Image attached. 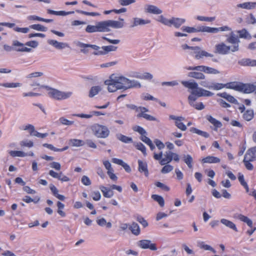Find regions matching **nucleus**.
Masks as SVG:
<instances>
[{
  "instance_id": "864d4df0",
  "label": "nucleus",
  "mask_w": 256,
  "mask_h": 256,
  "mask_svg": "<svg viewBox=\"0 0 256 256\" xmlns=\"http://www.w3.org/2000/svg\"><path fill=\"white\" fill-rule=\"evenodd\" d=\"M76 12L79 14L87 16H99L100 14L96 12H88L86 11H84L82 10H76Z\"/></svg>"
},
{
  "instance_id": "5701e85b",
  "label": "nucleus",
  "mask_w": 256,
  "mask_h": 256,
  "mask_svg": "<svg viewBox=\"0 0 256 256\" xmlns=\"http://www.w3.org/2000/svg\"><path fill=\"white\" fill-rule=\"evenodd\" d=\"M138 171L140 172H144V175L146 176H148V165L146 162H143L141 160H138Z\"/></svg>"
},
{
  "instance_id": "ea45409f",
  "label": "nucleus",
  "mask_w": 256,
  "mask_h": 256,
  "mask_svg": "<svg viewBox=\"0 0 256 256\" xmlns=\"http://www.w3.org/2000/svg\"><path fill=\"white\" fill-rule=\"evenodd\" d=\"M218 95L220 97L225 98L226 100L231 103H236V99L233 96L227 94L226 92H222L220 94H218Z\"/></svg>"
},
{
  "instance_id": "a19ab883",
  "label": "nucleus",
  "mask_w": 256,
  "mask_h": 256,
  "mask_svg": "<svg viewBox=\"0 0 256 256\" xmlns=\"http://www.w3.org/2000/svg\"><path fill=\"white\" fill-rule=\"evenodd\" d=\"M42 146L54 152H63L66 150L68 148V146H66L62 148H58L54 146L52 144L46 143L42 144Z\"/></svg>"
},
{
  "instance_id": "3c124183",
  "label": "nucleus",
  "mask_w": 256,
  "mask_h": 256,
  "mask_svg": "<svg viewBox=\"0 0 256 256\" xmlns=\"http://www.w3.org/2000/svg\"><path fill=\"white\" fill-rule=\"evenodd\" d=\"M158 21L166 26H171L172 18L168 20L162 15L160 16Z\"/></svg>"
},
{
  "instance_id": "72a5a7b5",
  "label": "nucleus",
  "mask_w": 256,
  "mask_h": 256,
  "mask_svg": "<svg viewBox=\"0 0 256 256\" xmlns=\"http://www.w3.org/2000/svg\"><path fill=\"white\" fill-rule=\"evenodd\" d=\"M150 20H143L140 18H134L133 24L132 27L136 26L138 25H144L150 24Z\"/></svg>"
},
{
  "instance_id": "680f3d73",
  "label": "nucleus",
  "mask_w": 256,
  "mask_h": 256,
  "mask_svg": "<svg viewBox=\"0 0 256 256\" xmlns=\"http://www.w3.org/2000/svg\"><path fill=\"white\" fill-rule=\"evenodd\" d=\"M184 160L189 168H192V158L190 155L188 154L184 156Z\"/></svg>"
},
{
  "instance_id": "4be33fe9",
  "label": "nucleus",
  "mask_w": 256,
  "mask_h": 256,
  "mask_svg": "<svg viewBox=\"0 0 256 256\" xmlns=\"http://www.w3.org/2000/svg\"><path fill=\"white\" fill-rule=\"evenodd\" d=\"M254 93L256 94V82L252 84H244V94Z\"/></svg>"
},
{
  "instance_id": "39448f33",
  "label": "nucleus",
  "mask_w": 256,
  "mask_h": 256,
  "mask_svg": "<svg viewBox=\"0 0 256 256\" xmlns=\"http://www.w3.org/2000/svg\"><path fill=\"white\" fill-rule=\"evenodd\" d=\"M162 152H160L158 154L154 153V158L157 160H159L160 164L162 166L168 164L172 160L176 162H178L180 160V156L178 154L173 152L171 151L166 152L164 154V157L162 158Z\"/></svg>"
},
{
  "instance_id": "6e6552de",
  "label": "nucleus",
  "mask_w": 256,
  "mask_h": 256,
  "mask_svg": "<svg viewBox=\"0 0 256 256\" xmlns=\"http://www.w3.org/2000/svg\"><path fill=\"white\" fill-rule=\"evenodd\" d=\"M92 130L94 135L98 138H106L110 134V131L106 126L99 124L92 126Z\"/></svg>"
},
{
  "instance_id": "4d7b16f0",
  "label": "nucleus",
  "mask_w": 256,
  "mask_h": 256,
  "mask_svg": "<svg viewBox=\"0 0 256 256\" xmlns=\"http://www.w3.org/2000/svg\"><path fill=\"white\" fill-rule=\"evenodd\" d=\"M199 246L200 248L204 249L206 250H210L213 252H216V250L210 246L206 244L204 242H202L199 243Z\"/></svg>"
},
{
  "instance_id": "5fc2aeb1",
  "label": "nucleus",
  "mask_w": 256,
  "mask_h": 256,
  "mask_svg": "<svg viewBox=\"0 0 256 256\" xmlns=\"http://www.w3.org/2000/svg\"><path fill=\"white\" fill-rule=\"evenodd\" d=\"M196 19L200 21H204V22H212L214 21L216 19L214 16L213 17H208V16H197Z\"/></svg>"
},
{
  "instance_id": "0eeeda50",
  "label": "nucleus",
  "mask_w": 256,
  "mask_h": 256,
  "mask_svg": "<svg viewBox=\"0 0 256 256\" xmlns=\"http://www.w3.org/2000/svg\"><path fill=\"white\" fill-rule=\"evenodd\" d=\"M216 86V90H220L226 88L232 89L244 93V84L243 83H240L237 82H229L226 84L218 83Z\"/></svg>"
},
{
  "instance_id": "58836bf2",
  "label": "nucleus",
  "mask_w": 256,
  "mask_h": 256,
  "mask_svg": "<svg viewBox=\"0 0 256 256\" xmlns=\"http://www.w3.org/2000/svg\"><path fill=\"white\" fill-rule=\"evenodd\" d=\"M116 138L119 140L126 144L132 142V138L127 136L120 134H117Z\"/></svg>"
},
{
  "instance_id": "9b49d317",
  "label": "nucleus",
  "mask_w": 256,
  "mask_h": 256,
  "mask_svg": "<svg viewBox=\"0 0 256 256\" xmlns=\"http://www.w3.org/2000/svg\"><path fill=\"white\" fill-rule=\"evenodd\" d=\"M104 21L97 22L96 25H88L86 28V32L93 33L96 32H105Z\"/></svg>"
},
{
  "instance_id": "37998d69",
  "label": "nucleus",
  "mask_w": 256,
  "mask_h": 256,
  "mask_svg": "<svg viewBox=\"0 0 256 256\" xmlns=\"http://www.w3.org/2000/svg\"><path fill=\"white\" fill-rule=\"evenodd\" d=\"M56 206L58 208L57 212L58 214L60 215L62 217H65L66 214L63 211V209L64 208V204L58 201L56 203Z\"/></svg>"
},
{
  "instance_id": "bb28decb",
  "label": "nucleus",
  "mask_w": 256,
  "mask_h": 256,
  "mask_svg": "<svg viewBox=\"0 0 256 256\" xmlns=\"http://www.w3.org/2000/svg\"><path fill=\"white\" fill-rule=\"evenodd\" d=\"M128 229L130 230L132 233L135 236H138L140 234V226L138 224L135 222H132V224L130 225Z\"/></svg>"
},
{
  "instance_id": "6e6d98bb",
  "label": "nucleus",
  "mask_w": 256,
  "mask_h": 256,
  "mask_svg": "<svg viewBox=\"0 0 256 256\" xmlns=\"http://www.w3.org/2000/svg\"><path fill=\"white\" fill-rule=\"evenodd\" d=\"M118 47L114 46H107L101 47L102 49L104 50L105 54H107L110 52L116 51Z\"/></svg>"
},
{
  "instance_id": "ddd939ff",
  "label": "nucleus",
  "mask_w": 256,
  "mask_h": 256,
  "mask_svg": "<svg viewBox=\"0 0 256 256\" xmlns=\"http://www.w3.org/2000/svg\"><path fill=\"white\" fill-rule=\"evenodd\" d=\"M138 246L143 249H150L152 250H157V247L155 244L152 243L150 240H142L138 242Z\"/></svg>"
},
{
  "instance_id": "c756f323",
  "label": "nucleus",
  "mask_w": 256,
  "mask_h": 256,
  "mask_svg": "<svg viewBox=\"0 0 256 256\" xmlns=\"http://www.w3.org/2000/svg\"><path fill=\"white\" fill-rule=\"evenodd\" d=\"M188 76L197 80H204L206 78V76L203 73L195 71L188 72Z\"/></svg>"
},
{
  "instance_id": "a18cd8bd",
  "label": "nucleus",
  "mask_w": 256,
  "mask_h": 256,
  "mask_svg": "<svg viewBox=\"0 0 256 256\" xmlns=\"http://www.w3.org/2000/svg\"><path fill=\"white\" fill-rule=\"evenodd\" d=\"M9 154L12 157H24L27 156L26 153L20 150H10L9 152Z\"/></svg>"
},
{
  "instance_id": "79ce46f5",
  "label": "nucleus",
  "mask_w": 256,
  "mask_h": 256,
  "mask_svg": "<svg viewBox=\"0 0 256 256\" xmlns=\"http://www.w3.org/2000/svg\"><path fill=\"white\" fill-rule=\"evenodd\" d=\"M152 198L156 202L160 207H164V198L158 194H152Z\"/></svg>"
},
{
  "instance_id": "e433bc0d",
  "label": "nucleus",
  "mask_w": 256,
  "mask_h": 256,
  "mask_svg": "<svg viewBox=\"0 0 256 256\" xmlns=\"http://www.w3.org/2000/svg\"><path fill=\"white\" fill-rule=\"evenodd\" d=\"M254 116V112L252 110H248L245 111L242 115L243 118L246 121L252 120Z\"/></svg>"
},
{
  "instance_id": "0e129e2a",
  "label": "nucleus",
  "mask_w": 256,
  "mask_h": 256,
  "mask_svg": "<svg viewBox=\"0 0 256 256\" xmlns=\"http://www.w3.org/2000/svg\"><path fill=\"white\" fill-rule=\"evenodd\" d=\"M252 162V160H246L244 158L243 162L246 168L248 170H252L254 169V166L250 162Z\"/></svg>"
},
{
  "instance_id": "f03ea898",
  "label": "nucleus",
  "mask_w": 256,
  "mask_h": 256,
  "mask_svg": "<svg viewBox=\"0 0 256 256\" xmlns=\"http://www.w3.org/2000/svg\"><path fill=\"white\" fill-rule=\"evenodd\" d=\"M104 84L108 86V92H112L118 90H127L132 88H140L139 82L129 79L124 76L116 77V79H110L105 80Z\"/></svg>"
},
{
  "instance_id": "423d86ee",
  "label": "nucleus",
  "mask_w": 256,
  "mask_h": 256,
  "mask_svg": "<svg viewBox=\"0 0 256 256\" xmlns=\"http://www.w3.org/2000/svg\"><path fill=\"white\" fill-rule=\"evenodd\" d=\"M46 88L48 91V94L49 96L56 100L66 99L70 98L72 94L71 92H63L48 86Z\"/></svg>"
},
{
  "instance_id": "c9c22d12",
  "label": "nucleus",
  "mask_w": 256,
  "mask_h": 256,
  "mask_svg": "<svg viewBox=\"0 0 256 256\" xmlns=\"http://www.w3.org/2000/svg\"><path fill=\"white\" fill-rule=\"evenodd\" d=\"M190 131L192 132L198 134V135H200L202 136H203L205 138H208L210 136V134L208 132L204 131H202L196 128H191L190 129Z\"/></svg>"
},
{
  "instance_id": "4c0bfd02",
  "label": "nucleus",
  "mask_w": 256,
  "mask_h": 256,
  "mask_svg": "<svg viewBox=\"0 0 256 256\" xmlns=\"http://www.w3.org/2000/svg\"><path fill=\"white\" fill-rule=\"evenodd\" d=\"M146 12L154 14H160L162 12V10L156 6L148 5L146 8Z\"/></svg>"
},
{
  "instance_id": "de8ad7c7",
  "label": "nucleus",
  "mask_w": 256,
  "mask_h": 256,
  "mask_svg": "<svg viewBox=\"0 0 256 256\" xmlns=\"http://www.w3.org/2000/svg\"><path fill=\"white\" fill-rule=\"evenodd\" d=\"M101 88L99 86H94L92 87L90 90L88 96L90 98H92L94 96L96 95L98 92L100 90Z\"/></svg>"
},
{
  "instance_id": "13d9d810",
  "label": "nucleus",
  "mask_w": 256,
  "mask_h": 256,
  "mask_svg": "<svg viewBox=\"0 0 256 256\" xmlns=\"http://www.w3.org/2000/svg\"><path fill=\"white\" fill-rule=\"evenodd\" d=\"M40 200V198L38 197L34 199L32 198L30 196H26L24 198H22V200L26 203H30L31 202H34L36 204L39 202Z\"/></svg>"
},
{
  "instance_id": "a878e982",
  "label": "nucleus",
  "mask_w": 256,
  "mask_h": 256,
  "mask_svg": "<svg viewBox=\"0 0 256 256\" xmlns=\"http://www.w3.org/2000/svg\"><path fill=\"white\" fill-rule=\"evenodd\" d=\"M100 189L102 192L103 196L105 198H110L114 196V192L110 188L104 186H100Z\"/></svg>"
},
{
  "instance_id": "412c9836",
  "label": "nucleus",
  "mask_w": 256,
  "mask_h": 256,
  "mask_svg": "<svg viewBox=\"0 0 256 256\" xmlns=\"http://www.w3.org/2000/svg\"><path fill=\"white\" fill-rule=\"evenodd\" d=\"M78 46L81 48L80 52L84 54H87L88 52V48H90L94 50H98L99 46L95 44H86L82 42H79Z\"/></svg>"
},
{
  "instance_id": "49530a36",
  "label": "nucleus",
  "mask_w": 256,
  "mask_h": 256,
  "mask_svg": "<svg viewBox=\"0 0 256 256\" xmlns=\"http://www.w3.org/2000/svg\"><path fill=\"white\" fill-rule=\"evenodd\" d=\"M29 28L41 32H46L47 30V28L40 24H34L29 26Z\"/></svg>"
},
{
  "instance_id": "7c9ffc66",
  "label": "nucleus",
  "mask_w": 256,
  "mask_h": 256,
  "mask_svg": "<svg viewBox=\"0 0 256 256\" xmlns=\"http://www.w3.org/2000/svg\"><path fill=\"white\" fill-rule=\"evenodd\" d=\"M236 32L238 34V36H236L240 40V38H245V39H250L251 38V36L247 31V30L245 28H243L241 30H238L236 31Z\"/></svg>"
},
{
  "instance_id": "4468645a",
  "label": "nucleus",
  "mask_w": 256,
  "mask_h": 256,
  "mask_svg": "<svg viewBox=\"0 0 256 256\" xmlns=\"http://www.w3.org/2000/svg\"><path fill=\"white\" fill-rule=\"evenodd\" d=\"M148 112V110L144 106H140L139 112L136 116L138 118H142L148 120L155 121L156 120V118L150 114H146V112Z\"/></svg>"
},
{
  "instance_id": "20e7f679",
  "label": "nucleus",
  "mask_w": 256,
  "mask_h": 256,
  "mask_svg": "<svg viewBox=\"0 0 256 256\" xmlns=\"http://www.w3.org/2000/svg\"><path fill=\"white\" fill-rule=\"evenodd\" d=\"M183 32L188 33L198 32H207L210 33H217L219 31L231 30V28L228 26H224L220 28H210L206 26H198L197 28L193 27L184 26L182 28Z\"/></svg>"
},
{
  "instance_id": "9d476101",
  "label": "nucleus",
  "mask_w": 256,
  "mask_h": 256,
  "mask_svg": "<svg viewBox=\"0 0 256 256\" xmlns=\"http://www.w3.org/2000/svg\"><path fill=\"white\" fill-rule=\"evenodd\" d=\"M187 70H198L203 72L207 74H220V72L214 68L205 66H188L186 68Z\"/></svg>"
},
{
  "instance_id": "bf43d9fd",
  "label": "nucleus",
  "mask_w": 256,
  "mask_h": 256,
  "mask_svg": "<svg viewBox=\"0 0 256 256\" xmlns=\"http://www.w3.org/2000/svg\"><path fill=\"white\" fill-rule=\"evenodd\" d=\"M155 186L158 188H160L162 190L165 192H168L170 190V188L166 185L160 182H155Z\"/></svg>"
},
{
  "instance_id": "603ef678",
  "label": "nucleus",
  "mask_w": 256,
  "mask_h": 256,
  "mask_svg": "<svg viewBox=\"0 0 256 256\" xmlns=\"http://www.w3.org/2000/svg\"><path fill=\"white\" fill-rule=\"evenodd\" d=\"M70 142L72 146H80L84 145V142L83 140L78 139H71Z\"/></svg>"
},
{
  "instance_id": "f257e3e1",
  "label": "nucleus",
  "mask_w": 256,
  "mask_h": 256,
  "mask_svg": "<svg viewBox=\"0 0 256 256\" xmlns=\"http://www.w3.org/2000/svg\"><path fill=\"white\" fill-rule=\"evenodd\" d=\"M181 83L184 87L192 90L191 94L188 96V103L197 110H202L204 108L202 102H194L198 98L212 96L214 95L211 92L198 87V84L195 82L182 80Z\"/></svg>"
},
{
  "instance_id": "2eb2a0df",
  "label": "nucleus",
  "mask_w": 256,
  "mask_h": 256,
  "mask_svg": "<svg viewBox=\"0 0 256 256\" xmlns=\"http://www.w3.org/2000/svg\"><path fill=\"white\" fill-rule=\"evenodd\" d=\"M48 174L53 178H56L62 182H67L70 180V178L67 176L64 175L62 172L58 173L53 170H50Z\"/></svg>"
},
{
  "instance_id": "dca6fc26",
  "label": "nucleus",
  "mask_w": 256,
  "mask_h": 256,
  "mask_svg": "<svg viewBox=\"0 0 256 256\" xmlns=\"http://www.w3.org/2000/svg\"><path fill=\"white\" fill-rule=\"evenodd\" d=\"M198 49L194 50V58L196 60H200L204 57H212L213 54L208 52H207L202 50L198 46Z\"/></svg>"
},
{
  "instance_id": "473e14b6",
  "label": "nucleus",
  "mask_w": 256,
  "mask_h": 256,
  "mask_svg": "<svg viewBox=\"0 0 256 256\" xmlns=\"http://www.w3.org/2000/svg\"><path fill=\"white\" fill-rule=\"evenodd\" d=\"M220 222L225 225L226 226L233 230L234 231L237 232L238 231V228L236 224L228 220L225 218H222L220 220Z\"/></svg>"
},
{
  "instance_id": "f704fd0d",
  "label": "nucleus",
  "mask_w": 256,
  "mask_h": 256,
  "mask_svg": "<svg viewBox=\"0 0 256 256\" xmlns=\"http://www.w3.org/2000/svg\"><path fill=\"white\" fill-rule=\"evenodd\" d=\"M218 84V82H212L210 83L207 80H203L200 82V84L206 88H208V89H211L213 90H216V86Z\"/></svg>"
},
{
  "instance_id": "aec40b11",
  "label": "nucleus",
  "mask_w": 256,
  "mask_h": 256,
  "mask_svg": "<svg viewBox=\"0 0 256 256\" xmlns=\"http://www.w3.org/2000/svg\"><path fill=\"white\" fill-rule=\"evenodd\" d=\"M238 64L242 66H256V60L244 58L238 61Z\"/></svg>"
},
{
  "instance_id": "338daca9",
  "label": "nucleus",
  "mask_w": 256,
  "mask_h": 256,
  "mask_svg": "<svg viewBox=\"0 0 256 256\" xmlns=\"http://www.w3.org/2000/svg\"><path fill=\"white\" fill-rule=\"evenodd\" d=\"M136 149L140 150L144 156H146V148L145 146L142 142H138L136 145Z\"/></svg>"
},
{
  "instance_id": "6ab92c4d",
  "label": "nucleus",
  "mask_w": 256,
  "mask_h": 256,
  "mask_svg": "<svg viewBox=\"0 0 256 256\" xmlns=\"http://www.w3.org/2000/svg\"><path fill=\"white\" fill-rule=\"evenodd\" d=\"M12 46H14V50L17 52H30L31 50L30 48H28L24 46V44L20 42L17 40L13 41Z\"/></svg>"
},
{
  "instance_id": "7ed1b4c3",
  "label": "nucleus",
  "mask_w": 256,
  "mask_h": 256,
  "mask_svg": "<svg viewBox=\"0 0 256 256\" xmlns=\"http://www.w3.org/2000/svg\"><path fill=\"white\" fill-rule=\"evenodd\" d=\"M226 42L232 44L231 46H226L224 42L217 44L215 46L216 52L221 54H226L230 52H236L239 50L240 40L236 36L233 32L229 36H227Z\"/></svg>"
},
{
  "instance_id": "a211bd4d",
  "label": "nucleus",
  "mask_w": 256,
  "mask_h": 256,
  "mask_svg": "<svg viewBox=\"0 0 256 256\" xmlns=\"http://www.w3.org/2000/svg\"><path fill=\"white\" fill-rule=\"evenodd\" d=\"M206 119L214 126V128H212L214 131H218V128H220L222 126V123L213 118L210 115H206Z\"/></svg>"
},
{
  "instance_id": "c03bdc74",
  "label": "nucleus",
  "mask_w": 256,
  "mask_h": 256,
  "mask_svg": "<svg viewBox=\"0 0 256 256\" xmlns=\"http://www.w3.org/2000/svg\"><path fill=\"white\" fill-rule=\"evenodd\" d=\"M49 44L52 45L54 47L58 49H62L66 46V44L62 42H58L56 40H50Z\"/></svg>"
},
{
  "instance_id": "c85d7f7f",
  "label": "nucleus",
  "mask_w": 256,
  "mask_h": 256,
  "mask_svg": "<svg viewBox=\"0 0 256 256\" xmlns=\"http://www.w3.org/2000/svg\"><path fill=\"white\" fill-rule=\"evenodd\" d=\"M235 218L242 222H246L248 226L252 228V222L246 216H245L242 214H238L236 216H235Z\"/></svg>"
},
{
  "instance_id": "69168bd1",
  "label": "nucleus",
  "mask_w": 256,
  "mask_h": 256,
  "mask_svg": "<svg viewBox=\"0 0 256 256\" xmlns=\"http://www.w3.org/2000/svg\"><path fill=\"white\" fill-rule=\"evenodd\" d=\"M174 168V167L170 165L166 164L165 166L162 168L161 170V172L162 174H167L170 172Z\"/></svg>"
},
{
  "instance_id": "1a4fd4ad",
  "label": "nucleus",
  "mask_w": 256,
  "mask_h": 256,
  "mask_svg": "<svg viewBox=\"0 0 256 256\" xmlns=\"http://www.w3.org/2000/svg\"><path fill=\"white\" fill-rule=\"evenodd\" d=\"M120 21L114 20H104V24L106 32H109L111 30V28H120L124 26V19L120 18Z\"/></svg>"
},
{
  "instance_id": "e2e57ef3",
  "label": "nucleus",
  "mask_w": 256,
  "mask_h": 256,
  "mask_svg": "<svg viewBox=\"0 0 256 256\" xmlns=\"http://www.w3.org/2000/svg\"><path fill=\"white\" fill-rule=\"evenodd\" d=\"M136 220L143 226L144 228H146L148 226L147 221L141 216H138Z\"/></svg>"
},
{
  "instance_id": "09e8293b",
  "label": "nucleus",
  "mask_w": 256,
  "mask_h": 256,
  "mask_svg": "<svg viewBox=\"0 0 256 256\" xmlns=\"http://www.w3.org/2000/svg\"><path fill=\"white\" fill-rule=\"evenodd\" d=\"M23 130H28L30 134L32 136H34L35 132H36V130H35L34 126L30 124H28L24 126L23 128Z\"/></svg>"
},
{
  "instance_id": "774afa93",
  "label": "nucleus",
  "mask_w": 256,
  "mask_h": 256,
  "mask_svg": "<svg viewBox=\"0 0 256 256\" xmlns=\"http://www.w3.org/2000/svg\"><path fill=\"white\" fill-rule=\"evenodd\" d=\"M246 22L249 24H256V18L252 14H250L246 18Z\"/></svg>"
},
{
  "instance_id": "393cba45",
  "label": "nucleus",
  "mask_w": 256,
  "mask_h": 256,
  "mask_svg": "<svg viewBox=\"0 0 256 256\" xmlns=\"http://www.w3.org/2000/svg\"><path fill=\"white\" fill-rule=\"evenodd\" d=\"M186 22V20L182 18L172 17V18L171 26L172 25L176 28H179Z\"/></svg>"
},
{
  "instance_id": "2f4dec72",
  "label": "nucleus",
  "mask_w": 256,
  "mask_h": 256,
  "mask_svg": "<svg viewBox=\"0 0 256 256\" xmlns=\"http://www.w3.org/2000/svg\"><path fill=\"white\" fill-rule=\"evenodd\" d=\"M50 190L52 194L55 197L62 201H64L65 200V196H64L58 194V190L54 185L50 186Z\"/></svg>"
},
{
  "instance_id": "8fccbe9b",
  "label": "nucleus",
  "mask_w": 256,
  "mask_h": 256,
  "mask_svg": "<svg viewBox=\"0 0 256 256\" xmlns=\"http://www.w3.org/2000/svg\"><path fill=\"white\" fill-rule=\"evenodd\" d=\"M22 85L19 82H6V83H0V86H2L5 88H16Z\"/></svg>"
},
{
  "instance_id": "f8f14e48",
  "label": "nucleus",
  "mask_w": 256,
  "mask_h": 256,
  "mask_svg": "<svg viewBox=\"0 0 256 256\" xmlns=\"http://www.w3.org/2000/svg\"><path fill=\"white\" fill-rule=\"evenodd\" d=\"M169 118L170 120H174V123L176 126L182 131L186 130V126L182 122L184 120V118L182 116H176L174 115H170Z\"/></svg>"
},
{
  "instance_id": "052dcab7",
  "label": "nucleus",
  "mask_w": 256,
  "mask_h": 256,
  "mask_svg": "<svg viewBox=\"0 0 256 256\" xmlns=\"http://www.w3.org/2000/svg\"><path fill=\"white\" fill-rule=\"evenodd\" d=\"M20 145L22 147L32 148L34 146V142L32 140H22L20 142Z\"/></svg>"
},
{
  "instance_id": "cd10ccee",
  "label": "nucleus",
  "mask_w": 256,
  "mask_h": 256,
  "mask_svg": "<svg viewBox=\"0 0 256 256\" xmlns=\"http://www.w3.org/2000/svg\"><path fill=\"white\" fill-rule=\"evenodd\" d=\"M220 161V160L218 158L214 156H208L202 160L203 163L208 164L218 163Z\"/></svg>"
},
{
  "instance_id": "b1692460",
  "label": "nucleus",
  "mask_w": 256,
  "mask_h": 256,
  "mask_svg": "<svg viewBox=\"0 0 256 256\" xmlns=\"http://www.w3.org/2000/svg\"><path fill=\"white\" fill-rule=\"evenodd\" d=\"M238 8L246 10H252L256 8V2H245L237 5Z\"/></svg>"
},
{
  "instance_id": "f3484780",
  "label": "nucleus",
  "mask_w": 256,
  "mask_h": 256,
  "mask_svg": "<svg viewBox=\"0 0 256 256\" xmlns=\"http://www.w3.org/2000/svg\"><path fill=\"white\" fill-rule=\"evenodd\" d=\"M244 158L253 162L256 160V146L248 149Z\"/></svg>"
}]
</instances>
